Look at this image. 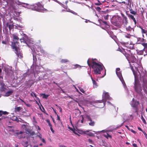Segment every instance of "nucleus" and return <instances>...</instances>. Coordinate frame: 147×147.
I'll return each mask as SVG.
<instances>
[{
  "label": "nucleus",
  "instance_id": "obj_1",
  "mask_svg": "<svg viewBox=\"0 0 147 147\" xmlns=\"http://www.w3.org/2000/svg\"><path fill=\"white\" fill-rule=\"evenodd\" d=\"M97 60L96 59H92V61L91 63H90L89 59H88L87 63L88 65L90 67H91L94 71V73L95 74H100L101 71L103 69L104 66L102 64H99L97 63L96 61Z\"/></svg>",
  "mask_w": 147,
  "mask_h": 147
},
{
  "label": "nucleus",
  "instance_id": "obj_2",
  "mask_svg": "<svg viewBox=\"0 0 147 147\" xmlns=\"http://www.w3.org/2000/svg\"><path fill=\"white\" fill-rule=\"evenodd\" d=\"M132 71L135 78V83L134 86L135 91L141 98H143L144 95L142 92V90L141 85L139 83L138 81L136 80V76L137 75L135 73L134 70H132Z\"/></svg>",
  "mask_w": 147,
  "mask_h": 147
},
{
  "label": "nucleus",
  "instance_id": "obj_3",
  "mask_svg": "<svg viewBox=\"0 0 147 147\" xmlns=\"http://www.w3.org/2000/svg\"><path fill=\"white\" fill-rule=\"evenodd\" d=\"M120 51L125 56L129 63L131 62L136 63L138 61L137 59L132 54L130 55L125 51L124 49L121 50Z\"/></svg>",
  "mask_w": 147,
  "mask_h": 147
},
{
  "label": "nucleus",
  "instance_id": "obj_4",
  "mask_svg": "<svg viewBox=\"0 0 147 147\" xmlns=\"http://www.w3.org/2000/svg\"><path fill=\"white\" fill-rule=\"evenodd\" d=\"M31 8L33 10L40 12H44L47 10L40 2L38 3L35 5H31Z\"/></svg>",
  "mask_w": 147,
  "mask_h": 147
},
{
  "label": "nucleus",
  "instance_id": "obj_5",
  "mask_svg": "<svg viewBox=\"0 0 147 147\" xmlns=\"http://www.w3.org/2000/svg\"><path fill=\"white\" fill-rule=\"evenodd\" d=\"M140 104L139 101L135 100L134 98H133L131 102L130 105L131 107L135 110V112L138 114L139 112L138 106Z\"/></svg>",
  "mask_w": 147,
  "mask_h": 147
},
{
  "label": "nucleus",
  "instance_id": "obj_6",
  "mask_svg": "<svg viewBox=\"0 0 147 147\" xmlns=\"http://www.w3.org/2000/svg\"><path fill=\"white\" fill-rule=\"evenodd\" d=\"M102 98L103 99L102 100L96 101H95V103H97L103 102V106H104L105 105L106 100H107L110 99V97L109 95V93L108 92H105L104 91L102 95Z\"/></svg>",
  "mask_w": 147,
  "mask_h": 147
},
{
  "label": "nucleus",
  "instance_id": "obj_7",
  "mask_svg": "<svg viewBox=\"0 0 147 147\" xmlns=\"http://www.w3.org/2000/svg\"><path fill=\"white\" fill-rule=\"evenodd\" d=\"M131 37V35L129 34H127L125 35L121 40V44L124 45H126L129 44Z\"/></svg>",
  "mask_w": 147,
  "mask_h": 147
},
{
  "label": "nucleus",
  "instance_id": "obj_8",
  "mask_svg": "<svg viewBox=\"0 0 147 147\" xmlns=\"http://www.w3.org/2000/svg\"><path fill=\"white\" fill-rule=\"evenodd\" d=\"M18 43L19 42L17 41L12 42L11 47L12 49H14V51H15V53L19 56H21V53L20 51H19L20 49L19 47H17L16 46V45L18 44Z\"/></svg>",
  "mask_w": 147,
  "mask_h": 147
},
{
  "label": "nucleus",
  "instance_id": "obj_9",
  "mask_svg": "<svg viewBox=\"0 0 147 147\" xmlns=\"http://www.w3.org/2000/svg\"><path fill=\"white\" fill-rule=\"evenodd\" d=\"M100 14L102 17L104 18L105 20H107L109 16L108 14V10H107L105 11H100Z\"/></svg>",
  "mask_w": 147,
  "mask_h": 147
},
{
  "label": "nucleus",
  "instance_id": "obj_10",
  "mask_svg": "<svg viewBox=\"0 0 147 147\" xmlns=\"http://www.w3.org/2000/svg\"><path fill=\"white\" fill-rule=\"evenodd\" d=\"M117 75L118 77L120 79V80L121 81L122 83L123 84V85H124L125 84V83L124 81V80L123 79V77L122 76V74L121 73V72H117L116 74Z\"/></svg>",
  "mask_w": 147,
  "mask_h": 147
},
{
  "label": "nucleus",
  "instance_id": "obj_11",
  "mask_svg": "<svg viewBox=\"0 0 147 147\" xmlns=\"http://www.w3.org/2000/svg\"><path fill=\"white\" fill-rule=\"evenodd\" d=\"M139 27L141 29V32L142 34V37L143 38H144V34H145L146 36L147 37V30L145 29H144L141 26H140Z\"/></svg>",
  "mask_w": 147,
  "mask_h": 147
},
{
  "label": "nucleus",
  "instance_id": "obj_12",
  "mask_svg": "<svg viewBox=\"0 0 147 147\" xmlns=\"http://www.w3.org/2000/svg\"><path fill=\"white\" fill-rule=\"evenodd\" d=\"M137 39V42H138V44H140V42H145L146 41V40L144 39L143 37V38L138 37Z\"/></svg>",
  "mask_w": 147,
  "mask_h": 147
},
{
  "label": "nucleus",
  "instance_id": "obj_13",
  "mask_svg": "<svg viewBox=\"0 0 147 147\" xmlns=\"http://www.w3.org/2000/svg\"><path fill=\"white\" fill-rule=\"evenodd\" d=\"M1 87H0V90L1 91H4L6 88H5V84L3 83H1Z\"/></svg>",
  "mask_w": 147,
  "mask_h": 147
},
{
  "label": "nucleus",
  "instance_id": "obj_14",
  "mask_svg": "<svg viewBox=\"0 0 147 147\" xmlns=\"http://www.w3.org/2000/svg\"><path fill=\"white\" fill-rule=\"evenodd\" d=\"M134 44L130 43L129 44H128L126 45H125L124 46L130 49H134Z\"/></svg>",
  "mask_w": 147,
  "mask_h": 147
},
{
  "label": "nucleus",
  "instance_id": "obj_15",
  "mask_svg": "<svg viewBox=\"0 0 147 147\" xmlns=\"http://www.w3.org/2000/svg\"><path fill=\"white\" fill-rule=\"evenodd\" d=\"M127 15L128 16L129 18H130L132 20H133L135 24H136V19L135 18H134V16H133L132 15L130 14H127Z\"/></svg>",
  "mask_w": 147,
  "mask_h": 147
},
{
  "label": "nucleus",
  "instance_id": "obj_16",
  "mask_svg": "<svg viewBox=\"0 0 147 147\" xmlns=\"http://www.w3.org/2000/svg\"><path fill=\"white\" fill-rule=\"evenodd\" d=\"M90 77L92 81V83L93 84L94 88H96L98 86L97 83L96 82V81L93 79V78L92 77V76L91 75L90 76Z\"/></svg>",
  "mask_w": 147,
  "mask_h": 147
},
{
  "label": "nucleus",
  "instance_id": "obj_17",
  "mask_svg": "<svg viewBox=\"0 0 147 147\" xmlns=\"http://www.w3.org/2000/svg\"><path fill=\"white\" fill-rule=\"evenodd\" d=\"M112 23L113 24L116 26H118L120 25L119 22V21H113Z\"/></svg>",
  "mask_w": 147,
  "mask_h": 147
},
{
  "label": "nucleus",
  "instance_id": "obj_18",
  "mask_svg": "<svg viewBox=\"0 0 147 147\" xmlns=\"http://www.w3.org/2000/svg\"><path fill=\"white\" fill-rule=\"evenodd\" d=\"M126 29L127 31H128L129 32H130V33H133L134 31V29L133 28H131L130 26H129Z\"/></svg>",
  "mask_w": 147,
  "mask_h": 147
},
{
  "label": "nucleus",
  "instance_id": "obj_19",
  "mask_svg": "<svg viewBox=\"0 0 147 147\" xmlns=\"http://www.w3.org/2000/svg\"><path fill=\"white\" fill-rule=\"evenodd\" d=\"M13 91L12 90L8 91L5 93V96H8L11 95L13 93Z\"/></svg>",
  "mask_w": 147,
  "mask_h": 147
},
{
  "label": "nucleus",
  "instance_id": "obj_20",
  "mask_svg": "<svg viewBox=\"0 0 147 147\" xmlns=\"http://www.w3.org/2000/svg\"><path fill=\"white\" fill-rule=\"evenodd\" d=\"M13 42L16 41H18L19 40V37L17 36L15 34L13 35Z\"/></svg>",
  "mask_w": 147,
  "mask_h": 147
},
{
  "label": "nucleus",
  "instance_id": "obj_21",
  "mask_svg": "<svg viewBox=\"0 0 147 147\" xmlns=\"http://www.w3.org/2000/svg\"><path fill=\"white\" fill-rule=\"evenodd\" d=\"M22 145L24 147H27L28 146V142L27 141H23L22 142Z\"/></svg>",
  "mask_w": 147,
  "mask_h": 147
},
{
  "label": "nucleus",
  "instance_id": "obj_22",
  "mask_svg": "<svg viewBox=\"0 0 147 147\" xmlns=\"http://www.w3.org/2000/svg\"><path fill=\"white\" fill-rule=\"evenodd\" d=\"M22 109H23V108L21 107H16L15 108V112H18Z\"/></svg>",
  "mask_w": 147,
  "mask_h": 147
},
{
  "label": "nucleus",
  "instance_id": "obj_23",
  "mask_svg": "<svg viewBox=\"0 0 147 147\" xmlns=\"http://www.w3.org/2000/svg\"><path fill=\"white\" fill-rule=\"evenodd\" d=\"M141 44L144 47V48L143 49L144 50L145 49L147 48V43H145L144 42H143L142 43H141Z\"/></svg>",
  "mask_w": 147,
  "mask_h": 147
},
{
  "label": "nucleus",
  "instance_id": "obj_24",
  "mask_svg": "<svg viewBox=\"0 0 147 147\" xmlns=\"http://www.w3.org/2000/svg\"><path fill=\"white\" fill-rule=\"evenodd\" d=\"M123 17L124 18V22L125 24V25H127L128 23V21L127 20V18L124 15L123 16Z\"/></svg>",
  "mask_w": 147,
  "mask_h": 147
},
{
  "label": "nucleus",
  "instance_id": "obj_25",
  "mask_svg": "<svg viewBox=\"0 0 147 147\" xmlns=\"http://www.w3.org/2000/svg\"><path fill=\"white\" fill-rule=\"evenodd\" d=\"M130 13L132 14L136 15L137 14V12L134 11L132 9H130Z\"/></svg>",
  "mask_w": 147,
  "mask_h": 147
},
{
  "label": "nucleus",
  "instance_id": "obj_26",
  "mask_svg": "<svg viewBox=\"0 0 147 147\" xmlns=\"http://www.w3.org/2000/svg\"><path fill=\"white\" fill-rule=\"evenodd\" d=\"M41 95H42V98H45V99H47L49 96V95H46L45 94H41Z\"/></svg>",
  "mask_w": 147,
  "mask_h": 147
},
{
  "label": "nucleus",
  "instance_id": "obj_27",
  "mask_svg": "<svg viewBox=\"0 0 147 147\" xmlns=\"http://www.w3.org/2000/svg\"><path fill=\"white\" fill-rule=\"evenodd\" d=\"M8 113L6 111H0V116H1L2 115H6L8 114Z\"/></svg>",
  "mask_w": 147,
  "mask_h": 147
},
{
  "label": "nucleus",
  "instance_id": "obj_28",
  "mask_svg": "<svg viewBox=\"0 0 147 147\" xmlns=\"http://www.w3.org/2000/svg\"><path fill=\"white\" fill-rule=\"evenodd\" d=\"M104 136L106 138L108 139V138H112V136L109 135L108 134H107L106 135V134H104Z\"/></svg>",
  "mask_w": 147,
  "mask_h": 147
},
{
  "label": "nucleus",
  "instance_id": "obj_29",
  "mask_svg": "<svg viewBox=\"0 0 147 147\" xmlns=\"http://www.w3.org/2000/svg\"><path fill=\"white\" fill-rule=\"evenodd\" d=\"M33 60L34 61L36 62L37 61L36 56L35 55L34 53H33Z\"/></svg>",
  "mask_w": 147,
  "mask_h": 147
},
{
  "label": "nucleus",
  "instance_id": "obj_30",
  "mask_svg": "<svg viewBox=\"0 0 147 147\" xmlns=\"http://www.w3.org/2000/svg\"><path fill=\"white\" fill-rule=\"evenodd\" d=\"M95 124V122L92 120V121H90V122L89 123V124L91 126H94Z\"/></svg>",
  "mask_w": 147,
  "mask_h": 147
},
{
  "label": "nucleus",
  "instance_id": "obj_31",
  "mask_svg": "<svg viewBox=\"0 0 147 147\" xmlns=\"http://www.w3.org/2000/svg\"><path fill=\"white\" fill-rule=\"evenodd\" d=\"M68 61L67 59H62L61 62L62 63H65Z\"/></svg>",
  "mask_w": 147,
  "mask_h": 147
},
{
  "label": "nucleus",
  "instance_id": "obj_32",
  "mask_svg": "<svg viewBox=\"0 0 147 147\" xmlns=\"http://www.w3.org/2000/svg\"><path fill=\"white\" fill-rule=\"evenodd\" d=\"M86 135L94 137V135L92 132H90L86 134Z\"/></svg>",
  "mask_w": 147,
  "mask_h": 147
},
{
  "label": "nucleus",
  "instance_id": "obj_33",
  "mask_svg": "<svg viewBox=\"0 0 147 147\" xmlns=\"http://www.w3.org/2000/svg\"><path fill=\"white\" fill-rule=\"evenodd\" d=\"M9 29V30H11L13 28L14 26L13 24L9 25L8 26Z\"/></svg>",
  "mask_w": 147,
  "mask_h": 147
},
{
  "label": "nucleus",
  "instance_id": "obj_34",
  "mask_svg": "<svg viewBox=\"0 0 147 147\" xmlns=\"http://www.w3.org/2000/svg\"><path fill=\"white\" fill-rule=\"evenodd\" d=\"M141 119H142V121L143 122V123H144L145 124H146V121L145 120L144 118V117H143V116H142V115H141Z\"/></svg>",
  "mask_w": 147,
  "mask_h": 147
},
{
  "label": "nucleus",
  "instance_id": "obj_35",
  "mask_svg": "<svg viewBox=\"0 0 147 147\" xmlns=\"http://www.w3.org/2000/svg\"><path fill=\"white\" fill-rule=\"evenodd\" d=\"M12 119L13 121H17V120H18V118L17 117L14 116L12 117Z\"/></svg>",
  "mask_w": 147,
  "mask_h": 147
},
{
  "label": "nucleus",
  "instance_id": "obj_36",
  "mask_svg": "<svg viewBox=\"0 0 147 147\" xmlns=\"http://www.w3.org/2000/svg\"><path fill=\"white\" fill-rule=\"evenodd\" d=\"M87 117L89 121H92V120L91 118V117H90V116H89V115H87Z\"/></svg>",
  "mask_w": 147,
  "mask_h": 147
},
{
  "label": "nucleus",
  "instance_id": "obj_37",
  "mask_svg": "<svg viewBox=\"0 0 147 147\" xmlns=\"http://www.w3.org/2000/svg\"><path fill=\"white\" fill-rule=\"evenodd\" d=\"M96 10L100 11H100H101L100 10L101 9V8L99 7H96Z\"/></svg>",
  "mask_w": 147,
  "mask_h": 147
},
{
  "label": "nucleus",
  "instance_id": "obj_38",
  "mask_svg": "<svg viewBox=\"0 0 147 147\" xmlns=\"http://www.w3.org/2000/svg\"><path fill=\"white\" fill-rule=\"evenodd\" d=\"M142 10L141 11L142 16H143V13H144V10L143 8H142Z\"/></svg>",
  "mask_w": 147,
  "mask_h": 147
},
{
  "label": "nucleus",
  "instance_id": "obj_39",
  "mask_svg": "<svg viewBox=\"0 0 147 147\" xmlns=\"http://www.w3.org/2000/svg\"><path fill=\"white\" fill-rule=\"evenodd\" d=\"M20 40L21 42L26 43V41L24 38H23L20 39Z\"/></svg>",
  "mask_w": 147,
  "mask_h": 147
},
{
  "label": "nucleus",
  "instance_id": "obj_40",
  "mask_svg": "<svg viewBox=\"0 0 147 147\" xmlns=\"http://www.w3.org/2000/svg\"><path fill=\"white\" fill-rule=\"evenodd\" d=\"M102 23L104 24L105 25H108L106 21H102Z\"/></svg>",
  "mask_w": 147,
  "mask_h": 147
},
{
  "label": "nucleus",
  "instance_id": "obj_41",
  "mask_svg": "<svg viewBox=\"0 0 147 147\" xmlns=\"http://www.w3.org/2000/svg\"><path fill=\"white\" fill-rule=\"evenodd\" d=\"M143 133L144 134L146 138L147 139V134L145 131H143Z\"/></svg>",
  "mask_w": 147,
  "mask_h": 147
},
{
  "label": "nucleus",
  "instance_id": "obj_42",
  "mask_svg": "<svg viewBox=\"0 0 147 147\" xmlns=\"http://www.w3.org/2000/svg\"><path fill=\"white\" fill-rule=\"evenodd\" d=\"M120 69L119 68H117L116 69V73L117 72H121L120 71Z\"/></svg>",
  "mask_w": 147,
  "mask_h": 147
},
{
  "label": "nucleus",
  "instance_id": "obj_43",
  "mask_svg": "<svg viewBox=\"0 0 147 147\" xmlns=\"http://www.w3.org/2000/svg\"><path fill=\"white\" fill-rule=\"evenodd\" d=\"M70 11V12L71 13H72L73 14H74V15H77V13L72 11Z\"/></svg>",
  "mask_w": 147,
  "mask_h": 147
},
{
  "label": "nucleus",
  "instance_id": "obj_44",
  "mask_svg": "<svg viewBox=\"0 0 147 147\" xmlns=\"http://www.w3.org/2000/svg\"><path fill=\"white\" fill-rule=\"evenodd\" d=\"M73 133L75 134H77V133L76 131V129L74 128L73 131H72Z\"/></svg>",
  "mask_w": 147,
  "mask_h": 147
},
{
  "label": "nucleus",
  "instance_id": "obj_45",
  "mask_svg": "<svg viewBox=\"0 0 147 147\" xmlns=\"http://www.w3.org/2000/svg\"><path fill=\"white\" fill-rule=\"evenodd\" d=\"M41 105L42 107L43 110H42L41 109L43 112L45 113V109Z\"/></svg>",
  "mask_w": 147,
  "mask_h": 147
},
{
  "label": "nucleus",
  "instance_id": "obj_46",
  "mask_svg": "<svg viewBox=\"0 0 147 147\" xmlns=\"http://www.w3.org/2000/svg\"><path fill=\"white\" fill-rule=\"evenodd\" d=\"M50 129L51 130V131H52V132L53 133H54V130L53 129V128H52V127H50Z\"/></svg>",
  "mask_w": 147,
  "mask_h": 147
},
{
  "label": "nucleus",
  "instance_id": "obj_47",
  "mask_svg": "<svg viewBox=\"0 0 147 147\" xmlns=\"http://www.w3.org/2000/svg\"><path fill=\"white\" fill-rule=\"evenodd\" d=\"M41 140L43 142H44V143H46V142L45 141V140H44V139H43V138H41Z\"/></svg>",
  "mask_w": 147,
  "mask_h": 147
},
{
  "label": "nucleus",
  "instance_id": "obj_48",
  "mask_svg": "<svg viewBox=\"0 0 147 147\" xmlns=\"http://www.w3.org/2000/svg\"><path fill=\"white\" fill-rule=\"evenodd\" d=\"M57 119L58 120H60V117L58 115V114H57Z\"/></svg>",
  "mask_w": 147,
  "mask_h": 147
},
{
  "label": "nucleus",
  "instance_id": "obj_49",
  "mask_svg": "<svg viewBox=\"0 0 147 147\" xmlns=\"http://www.w3.org/2000/svg\"><path fill=\"white\" fill-rule=\"evenodd\" d=\"M138 130H139L142 131V132H143V131H143L142 129L140 127H138Z\"/></svg>",
  "mask_w": 147,
  "mask_h": 147
},
{
  "label": "nucleus",
  "instance_id": "obj_50",
  "mask_svg": "<svg viewBox=\"0 0 147 147\" xmlns=\"http://www.w3.org/2000/svg\"><path fill=\"white\" fill-rule=\"evenodd\" d=\"M132 145L134 147H138L137 144H133Z\"/></svg>",
  "mask_w": 147,
  "mask_h": 147
},
{
  "label": "nucleus",
  "instance_id": "obj_51",
  "mask_svg": "<svg viewBox=\"0 0 147 147\" xmlns=\"http://www.w3.org/2000/svg\"><path fill=\"white\" fill-rule=\"evenodd\" d=\"M80 90L82 92V93H84V92H85V91H84V90L83 89H80Z\"/></svg>",
  "mask_w": 147,
  "mask_h": 147
},
{
  "label": "nucleus",
  "instance_id": "obj_52",
  "mask_svg": "<svg viewBox=\"0 0 147 147\" xmlns=\"http://www.w3.org/2000/svg\"><path fill=\"white\" fill-rule=\"evenodd\" d=\"M108 33H109V34H110V35H111H111L112 34H113V33L112 32H111L110 31H109L108 32Z\"/></svg>",
  "mask_w": 147,
  "mask_h": 147
},
{
  "label": "nucleus",
  "instance_id": "obj_53",
  "mask_svg": "<svg viewBox=\"0 0 147 147\" xmlns=\"http://www.w3.org/2000/svg\"><path fill=\"white\" fill-rule=\"evenodd\" d=\"M2 43L3 44H6L7 42L6 41H5L4 40H3L2 41Z\"/></svg>",
  "mask_w": 147,
  "mask_h": 147
},
{
  "label": "nucleus",
  "instance_id": "obj_54",
  "mask_svg": "<svg viewBox=\"0 0 147 147\" xmlns=\"http://www.w3.org/2000/svg\"><path fill=\"white\" fill-rule=\"evenodd\" d=\"M47 122L48 123V124L50 123V122L49 120V119H47L46 120Z\"/></svg>",
  "mask_w": 147,
  "mask_h": 147
},
{
  "label": "nucleus",
  "instance_id": "obj_55",
  "mask_svg": "<svg viewBox=\"0 0 147 147\" xmlns=\"http://www.w3.org/2000/svg\"><path fill=\"white\" fill-rule=\"evenodd\" d=\"M106 70L105 69L104 74V75L102 76V77H103L106 75Z\"/></svg>",
  "mask_w": 147,
  "mask_h": 147
},
{
  "label": "nucleus",
  "instance_id": "obj_56",
  "mask_svg": "<svg viewBox=\"0 0 147 147\" xmlns=\"http://www.w3.org/2000/svg\"><path fill=\"white\" fill-rule=\"evenodd\" d=\"M84 118L83 117H82V120L81 121V123H83V121H84Z\"/></svg>",
  "mask_w": 147,
  "mask_h": 147
},
{
  "label": "nucleus",
  "instance_id": "obj_57",
  "mask_svg": "<svg viewBox=\"0 0 147 147\" xmlns=\"http://www.w3.org/2000/svg\"><path fill=\"white\" fill-rule=\"evenodd\" d=\"M52 109H53V111H54V113H55V114H56V115H57V112H56V111H55V110H54V108H52Z\"/></svg>",
  "mask_w": 147,
  "mask_h": 147
},
{
  "label": "nucleus",
  "instance_id": "obj_58",
  "mask_svg": "<svg viewBox=\"0 0 147 147\" xmlns=\"http://www.w3.org/2000/svg\"><path fill=\"white\" fill-rule=\"evenodd\" d=\"M68 128L70 130H71V131H73V130L74 129H73L71 127H68Z\"/></svg>",
  "mask_w": 147,
  "mask_h": 147
},
{
  "label": "nucleus",
  "instance_id": "obj_59",
  "mask_svg": "<svg viewBox=\"0 0 147 147\" xmlns=\"http://www.w3.org/2000/svg\"><path fill=\"white\" fill-rule=\"evenodd\" d=\"M20 101H22V102H24V104H25V102L24 101V100H23L22 99H21V98H20Z\"/></svg>",
  "mask_w": 147,
  "mask_h": 147
},
{
  "label": "nucleus",
  "instance_id": "obj_60",
  "mask_svg": "<svg viewBox=\"0 0 147 147\" xmlns=\"http://www.w3.org/2000/svg\"><path fill=\"white\" fill-rule=\"evenodd\" d=\"M25 105L27 106L28 107H30V105L29 104H26V103H25Z\"/></svg>",
  "mask_w": 147,
  "mask_h": 147
},
{
  "label": "nucleus",
  "instance_id": "obj_61",
  "mask_svg": "<svg viewBox=\"0 0 147 147\" xmlns=\"http://www.w3.org/2000/svg\"><path fill=\"white\" fill-rule=\"evenodd\" d=\"M20 120H19V119H18V120H17L16 121H17V122H18L19 121L21 122V120H22V119L20 118Z\"/></svg>",
  "mask_w": 147,
  "mask_h": 147
},
{
  "label": "nucleus",
  "instance_id": "obj_62",
  "mask_svg": "<svg viewBox=\"0 0 147 147\" xmlns=\"http://www.w3.org/2000/svg\"><path fill=\"white\" fill-rule=\"evenodd\" d=\"M59 109H60V111L61 112H62V109L61 107H59Z\"/></svg>",
  "mask_w": 147,
  "mask_h": 147
},
{
  "label": "nucleus",
  "instance_id": "obj_63",
  "mask_svg": "<svg viewBox=\"0 0 147 147\" xmlns=\"http://www.w3.org/2000/svg\"><path fill=\"white\" fill-rule=\"evenodd\" d=\"M75 66L76 67V68L80 66V65L78 64H76L75 65Z\"/></svg>",
  "mask_w": 147,
  "mask_h": 147
},
{
  "label": "nucleus",
  "instance_id": "obj_64",
  "mask_svg": "<svg viewBox=\"0 0 147 147\" xmlns=\"http://www.w3.org/2000/svg\"><path fill=\"white\" fill-rule=\"evenodd\" d=\"M49 126L50 127H52V125L51 124V123H50V124H49Z\"/></svg>",
  "mask_w": 147,
  "mask_h": 147
}]
</instances>
